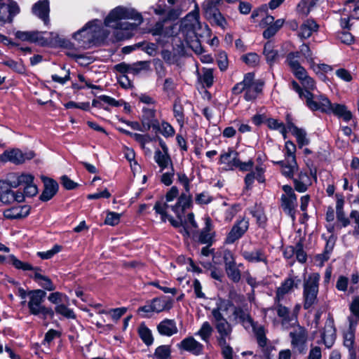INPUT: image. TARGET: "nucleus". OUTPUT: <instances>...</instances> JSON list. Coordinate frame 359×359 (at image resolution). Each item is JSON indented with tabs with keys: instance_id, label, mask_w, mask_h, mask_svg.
<instances>
[{
	"instance_id": "obj_64",
	"label": "nucleus",
	"mask_w": 359,
	"mask_h": 359,
	"mask_svg": "<svg viewBox=\"0 0 359 359\" xmlns=\"http://www.w3.org/2000/svg\"><path fill=\"white\" fill-rule=\"evenodd\" d=\"M353 4V9L350 11V18L355 20H359V0H347L345 4Z\"/></svg>"
},
{
	"instance_id": "obj_9",
	"label": "nucleus",
	"mask_w": 359,
	"mask_h": 359,
	"mask_svg": "<svg viewBox=\"0 0 359 359\" xmlns=\"http://www.w3.org/2000/svg\"><path fill=\"white\" fill-rule=\"evenodd\" d=\"M285 150V159L283 161H273V163L280 165L283 175L287 178H293L294 172L298 170L295 156L296 145L292 141H286Z\"/></svg>"
},
{
	"instance_id": "obj_43",
	"label": "nucleus",
	"mask_w": 359,
	"mask_h": 359,
	"mask_svg": "<svg viewBox=\"0 0 359 359\" xmlns=\"http://www.w3.org/2000/svg\"><path fill=\"white\" fill-rule=\"evenodd\" d=\"M68 304L69 303H62L55 306L53 310L54 313H56L67 319H75L76 315L74 311L68 306Z\"/></svg>"
},
{
	"instance_id": "obj_49",
	"label": "nucleus",
	"mask_w": 359,
	"mask_h": 359,
	"mask_svg": "<svg viewBox=\"0 0 359 359\" xmlns=\"http://www.w3.org/2000/svg\"><path fill=\"white\" fill-rule=\"evenodd\" d=\"M250 327L253 330L259 345L262 347L265 346L266 344V338L265 337L264 327L261 325L257 326L254 323H252V326Z\"/></svg>"
},
{
	"instance_id": "obj_30",
	"label": "nucleus",
	"mask_w": 359,
	"mask_h": 359,
	"mask_svg": "<svg viewBox=\"0 0 359 359\" xmlns=\"http://www.w3.org/2000/svg\"><path fill=\"white\" fill-rule=\"evenodd\" d=\"M287 128L288 130L296 137L299 148H302L309 144V140L307 137V134L304 129L297 127L290 121H287Z\"/></svg>"
},
{
	"instance_id": "obj_37",
	"label": "nucleus",
	"mask_w": 359,
	"mask_h": 359,
	"mask_svg": "<svg viewBox=\"0 0 359 359\" xmlns=\"http://www.w3.org/2000/svg\"><path fill=\"white\" fill-rule=\"evenodd\" d=\"M297 284L293 278H289L286 279L281 285L278 287L276 291V301L280 302L285 294L290 292L294 287H297Z\"/></svg>"
},
{
	"instance_id": "obj_53",
	"label": "nucleus",
	"mask_w": 359,
	"mask_h": 359,
	"mask_svg": "<svg viewBox=\"0 0 359 359\" xmlns=\"http://www.w3.org/2000/svg\"><path fill=\"white\" fill-rule=\"evenodd\" d=\"M300 56L304 57L309 65L310 69L312 68V65H314L315 59L316 56L313 53V50L310 48V46H303L300 51Z\"/></svg>"
},
{
	"instance_id": "obj_48",
	"label": "nucleus",
	"mask_w": 359,
	"mask_h": 359,
	"mask_svg": "<svg viewBox=\"0 0 359 359\" xmlns=\"http://www.w3.org/2000/svg\"><path fill=\"white\" fill-rule=\"evenodd\" d=\"M212 331L210 324L208 322H204L196 334L198 335L203 341L207 342L212 335Z\"/></svg>"
},
{
	"instance_id": "obj_52",
	"label": "nucleus",
	"mask_w": 359,
	"mask_h": 359,
	"mask_svg": "<svg viewBox=\"0 0 359 359\" xmlns=\"http://www.w3.org/2000/svg\"><path fill=\"white\" fill-rule=\"evenodd\" d=\"M160 181L165 186H170L173 182L175 170L173 167L167 168V171L161 172Z\"/></svg>"
},
{
	"instance_id": "obj_44",
	"label": "nucleus",
	"mask_w": 359,
	"mask_h": 359,
	"mask_svg": "<svg viewBox=\"0 0 359 359\" xmlns=\"http://www.w3.org/2000/svg\"><path fill=\"white\" fill-rule=\"evenodd\" d=\"M266 123L270 129L279 131L283 135V138L286 139L287 132L288 130L287 125L285 126L283 122H280L278 120L274 118H267Z\"/></svg>"
},
{
	"instance_id": "obj_51",
	"label": "nucleus",
	"mask_w": 359,
	"mask_h": 359,
	"mask_svg": "<svg viewBox=\"0 0 359 359\" xmlns=\"http://www.w3.org/2000/svg\"><path fill=\"white\" fill-rule=\"evenodd\" d=\"M201 82L207 88H210L214 81L213 72L211 69H203L201 76L198 74Z\"/></svg>"
},
{
	"instance_id": "obj_28",
	"label": "nucleus",
	"mask_w": 359,
	"mask_h": 359,
	"mask_svg": "<svg viewBox=\"0 0 359 359\" xmlns=\"http://www.w3.org/2000/svg\"><path fill=\"white\" fill-rule=\"evenodd\" d=\"M241 255L248 262L252 263L263 262L267 265V257L264 252L261 249H255L252 251L243 250Z\"/></svg>"
},
{
	"instance_id": "obj_8",
	"label": "nucleus",
	"mask_w": 359,
	"mask_h": 359,
	"mask_svg": "<svg viewBox=\"0 0 359 359\" xmlns=\"http://www.w3.org/2000/svg\"><path fill=\"white\" fill-rule=\"evenodd\" d=\"M13 261V266L22 271H32L33 274L30 275L32 278L41 287L48 291H53L55 289V285L52 280L46 276L41 273V270L39 267H33L30 264L19 260L16 257H11Z\"/></svg>"
},
{
	"instance_id": "obj_19",
	"label": "nucleus",
	"mask_w": 359,
	"mask_h": 359,
	"mask_svg": "<svg viewBox=\"0 0 359 359\" xmlns=\"http://www.w3.org/2000/svg\"><path fill=\"white\" fill-rule=\"evenodd\" d=\"M141 126L144 131L150 128H158V121L156 119V110L154 109L143 107L141 116Z\"/></svg>"
},
{
	"instance_id": "obj_24",
	"label": "nucleus",
	"mask_w": 359,
	"mask_h": 359,
	"mask_svg": "<svg viewBox=\"0 0 359 359\" xmlns=\"http://www.w3.org/2000/svg\"><path fill=\"white\" fill-rule=\"evenodd\" d=\"M265 168L260 164L256 166L255 171L248 173L245 177V189L250 190L252 189L255 180L259 183L265 182L264 177Z\"/></svg>"
},
{
	"instance_id": "obj_56",
	"label": "nucleus",
	"mask_w": 359,
	"mask_h": 359,
	"mask_svg": "<svg viewBox=\"0 0 359 359\" xmlns=\"http://www.w3.org/2000/svg\"><path fill=\"white\" fill-rule=\"evenodd\" d=\"M170 355V350L168 346H160L155 350L154 356L156 359H167Z\"/></svg>"
},
{
	"instance_id": "obj_25",
	"label": "nucleus",
	"mask_w": 359,
	"mask_h": 359,
	"mask_svg": "<svg viewBox=\"0 0 359 359\" xmlns=\"http://www.w3.org/2000/svg\"><path fill=\"white\" fill-rule=\"evenodd\" d=\"M30 212V207L27 205H15L4 211V216L8 219H16L27 217Z\"/></svg>"
},
{
	"instance_id": "obj_39",
	"label": "nucleus",
	"mask_w": 359,
	"mask_h": 359,
	"mask_svg": "<svg viewBox=\"0 0 359 359\" xmlns=\"http://www.w3.org/2000/svg\"><path fill=\"white\" fill-rule=\"evenodd\" d=\"M300 58V53L298 52L291 53L287 55V62L288 64L292 69V72L294 76L299 74V72L302 70H304L305 68L303 67L299 62V59Z\"/></svg>"
},
{
	"instance_id": "obj_58",
	"label": "nucleus",
	"mask_w": 359,
	"mask_h": 359,
	"mask_svg": "<svg viewBox=\"0 0 359 359\" xmlns=\"http://www.w3.org/2000/svg\"><path fill=\"white\" fill-rule=\"evenodd\" d=\"M127 311V308L126 307H120L116 309H110L108 311L102 310L100 311L101 313H109L111 315V318L114 320H118L123 315H124Z\"/></svg>"
},
{
	"instance_id": "obj_36",
	"label": "nucleus",
	"mask_w": 359,
	"mask_h": 359,
	"mask_svg": "<svg viewBox=\"0 0 359 359\" xmlns=\"http://www.w3.org/2000/svg\"><path fill=\"white\" fill-rule=\"evenodd\" d=\"M292 89L294 90L299 95V97L305 100L306 106L311 109V108H316L314 103L316 100H314V95L312 93H304V89L294 81L292 82Z\"/></svg>"
},
{
	"instance_id": "obj_14",
	"label": "nucleus",
	"mask_w": 359,
	"mask_h": 359,
	"mask_svg": "<svg viewBox=\"0 0 359 359\" xmlns=\"http://www.w3.org/2000/svg\"><path fill=\"white\" fill-rule=\"evenodd\" d=\"M179 196V191L177 187H172L165 194V201H161L156 203L154 209L156 212L161 215L163 222H165L167 217V211L169 208L172 210L170 203L172 202Z\"/></svg>"
},
{
	"instance_id": "obj_33",
	"label": "nucleus",
	"mask_w": 359,
	"mask_h": 359,
	"mask_svg": "<svg viewBox=\"0 0 359 359\" xmlns=\"http://www.w3.org/2000/svg\"><path fill=\"white\" fill-rule=\"evenodd\" d=\"M295 76L300 81L304 93H312L316 89V81L309 76L306 69L300 71Z\"/></svg>"
},
{
	"instance_id": "obj_21",
	"label": "nucleus",
	"mask_w": 359,
	"mask_h": 359,
	"mask_svg": "<svg viewBox=\"0 0 359 359\" xmlns=\"http://www.w3.org/2000/svg\"><path fill=\"white\" fill-rule=\"evenodd\" d=\"M319 25L313 18H308L303 22L297 30V35L301 40L309 39L313 32H317Z\"/></svg>"
},
{
	"instance_id": "obj_26",
	"label": "nucleus",
	"mask_w": 359,
	"mask_h": 359,
	"mask_svg": "<svg viewBox=\"0 0 359 359\" xmlns=\"http://www.w3.org/2000/svg\"><path fill=\"white\" fill-rule=\"evenodd\" d=\"M178 346L180 349L190 352L194 355L201 354L203 349V346L193 337L184 339Z\"/></svg>"
},
{
	"instance_id": "obj_63",
	"label": "nucleus",
	"mask_w": 359,
	"mask_h": 359,
	"mask_svg": "<svg viewBox=\"0 0 359 359\" xmlns=\"http://www.w3.org/2000/svg\"><path fill=\"white\" fill-rule=\"evenodd\" d=\"M243 61L250 66H255L259 61V55L255 53H250L242 56Z\"/></svg>"
},
{
	"instance_id": "obj_61",
	"label": "nucleus",
	"mask_w": 359,
	"mask_h": 359,
	"mask_svg": "<svg viewBox=\"0 0 359 359\" xmlns=\"http://www.w3.org/2000/svg\"><path fill=\"white\" fill-rule=\"evenodd\" d=\"M148 67V63L147 62H139L133 65H130L129 74L137 75L142 70L147 69Z\"/></svg>"
},
{
	"instance_id": "obj_6",
	"label": "nucleus",
	"mask_w": 359,
	"mask_h": 359,
	"mask_svg": "<svg viewBox=\"0 0 359 359\" xmlns=\"http://www.w3.org/2000/svg\"><path fill=\"white\" fill-rule=\"evenodd\" d=\"M317 100L314 103L316 108H311V110H320L327 114H333L339 118H341L345 121H348L352 118L351 112L347 109V107L341 104H332L330 100L325 95H320L316 97Z\"/></svg>"
},
{
	"instance_id": "obj_17",
	"label": "nucleus",
	"mask_w": 359,
	"mask_h": 359,
	"mask_svg": "<svg viewBox=\"0 0 359 359\" xmlns=\"http://www.w3.org/2000/svg\"><path fill=\"white\" fill-rule=\"evenodd\" d=\"M0 0V22H11L13 18L18 15L20 11V7L16 1H12L6 7L5 3Z\"/></svg>"
},
{
	"instance_id": "obj_27",
	"label": "nucleus",
	"mask_w": 359,
	"mask_h": 359,
	"mask_svg": "<svg viewBox=\"0 0 359 359\" xmlns=\"http://www.w3.org/2000/svg\"><path fill=\"white\" fill-rule=\"evenodd\" d=\"M238 154L233 150L229 149L220 155L219 163L224 165L226 170H233L238 163Z\"/></svg>"
},
{
	"instance_id": "obj_23",
	"label": "nucleus",
	"mask_w": 359,
	"mask_h": 359,
	"mask_svg": "<svg viewBox=\"0 0 359 359\" xmlns=\"http://www.w3.org/2000/svg\"><path fill=\"white\" fill-rule=\"evenodd\" d=\"M292 338V346L299 353H304L306 350V342L307 340V334L305 330L299 328L293 332H290Z\"/></svg>"
},
{
	"instance_id": "obj_2",
	"label": "nucleus",
	"mask_w": 359,
	"mask_h": 359,
	"mask_svg": "<svg viewBox=\"0 0 359 359\" xmlns=\"http://www.w3.org/2000/svg\"><path fill=\"white\" fill-rule=\"evenodd\" d=\"M180 11L175 8L166 11L165 16L163 20L156 22L149 29V33L153 36H158L159 39L156 45H191L192 42H196L198 45H202L204 41L203 36L198 33L202 25L200 22V11L197 5L195 8L187 13L186 16L176 23L167 25L168 22L175 21L180 16ZM134 45H156L152 42L142 41Z\"/></svg>"
},
{
	"instance_id": "obj_59",
	"label": "nucleus",
	"mask_w": 359,
	"mask_h": 359,
	"mask_svg": "<svg viewBox=\"0 0 359 359\" xmlns=\"http://www.w3.org/2000/svg\"><path fill=\"white\" fill-rule=\"evenodd\" d=\"M311 69H312L316 74H323L332 72L333 70V67L325 63H315L314 65H312V68Z\"/></svg>"
},
{
	"instance_id": "obj_40",
	"label": "nucleus",
	"mask_w": 359,
	"mask_h": 359,
	"mask_svg": "<svg viewBox=\"0 0 359 359\" xmlns=\"http://www.w3.org/2000/svg\"><path fill=\"white\" fill-rule=\"evenodd\" d=\"M153 311L160 313L165 310H169L172 307V302L163 298H154L151 301Z\"/></svg>"
},
{
	"instance_id": "obj_11",
	"label": "nucleus",
	"mask_w": 359,
	"mask_h": 359,
	"mask_svg": "<svg viewBox=\"0 0 359 359\" xmlns=\"http://www.w3.org/2000/svg\"><path fill=\"white\" fill-rule=\"evenodd\" d=\"M319 280V273H313L304 281L303 294L304 298V306L306 309H309L316 302Z\"/></svg>"
},
{
	"instance_id": "obj_7",
	"label": "nucleus",
	"mask_w": 359,
	"mask_h": 359,
	"mask_svg": "<svg viewBox=\"0 0 359 359\" xmlns=\"http://www.w3.org/2000/svg\"><path fill=\"white\" fill-rule=\"evenodd\" d=\"M263 83L259 81H255V75L252 73H248L245 75L243 81L234 86L232 90L234 94H239L245 91V100L252 101L255 100L262 92Z\"/></svg>"
},
{
	"instance_id": "obj_41",
	"label": "nucleus",
	"mask_w": 359,
	"mask_h": 359,
	"mask_svg": "<svg viewBox=\"0 0 359 359\" xmlns=\"http://www.w3.org/2000/svg\"><path fill=\"white\" fill-rule=\"evenodd\" d=\"M233 307V304L226 299H219L216 303V307L212 311V316L214 317L215 311L219 316H224L229 309Z\"/></svg>"
},
{
	"instance_id": "obj_15",
	"label": "nucleus",
	"mask_w": 359,
	"mask_h": 359,
	"mask_svg": "<svg viewBox=\"0 0 359 359\" xmlns=\"http://www.w3.org/2000/svg\"><path fill=\"white\" fill-rule=\"evenodd\" d=\"M212 322L219 334V343L220 345L227 344V339H230L231 327L223 316H219L215 311Z\"/></svg>"
},
{
	"instance_id": "obj_31",
	"label": "nucleus",
	"mask_w": 359,
	"mask_h": 359,
	"mask_svg": "<svg viewBox=\"0 0 359 359\" xmlns=\"http://www.w3.org/2000/svg\"><path fill=\"white\" fill-rule=\"evenodd\" d=\"M154 159L160 168V172H163L167 168L173 167L169 152H161L160 149H156L154 152Z\"/></svg>"
},
{
	"instance_id": "obj_32",
	"label": "nucleus",
	"mask_w": 359,
	"mask_h": 359,
	"mask_svg": "<svg viewBox=\"0 0 359 359\" xmlns=\"http://www.w3.org/2000/svg\"><path fill=\"white\" fill-rule=\"evenodd\" d=\"M44 189L40 196V199L42 201H48L50 200L57 191V183L49 178H44Z\"/></svg>"
},
{
	"instance_id": "obj_4",
	"label": "nucleus",
	"mask_w": 359,
	"mask_h": 359,
	"mask_svg": "<svg viewBox=\"0 0 359 359\" xmlns=\"http://www.w3.org/2000/svg\"><path fill=\"white\" fill-rule=\"evenodd\" d=\"M46 294V292L41 289L28 292L27 306L30 314L40 316L43 319L54 317L53 309L43 304Z\"/></svg>"
},
{
	"instance_id": "obj_5",
	"label": "nucleus",
	"mask_w": 359,
	"mask_h": 359,
	"mask_svg": "<svg viewBox=\"0 0 359 359\" xmlns=\"http://www.w3.org/2000/svg\"><path fill=\"white\" fill-rule=\"evenodd\" d=\"M7 184L10 187L18 188L23 187L24 194L28 197H33L38 193V188L34 183V176L28 172H11L6 178Z\"/></svg>"
},
{
	"instance_id": "obj_13",
	"label": "nucleus",
	"mask_w": 359,
	"mask_h": 359,
	"mask_svg": "<svg viewBox=\"0 0 359 359\" xmlns=\"http://www.w3.org/2000/svg\"><path fill=\"white\" fill-rule=\"evenodd\" d=\"M34 156L35 154L33 151H22L18 148L9 149L4 151L6 163L10 162L16 165L25 163L27 161L32 159Z\"/></svg>"
},
{
	"instance_id": "obj_20",
	"label": "nucleus",
	"mask_w": 359,
	"mask_h": 359,
	"mask_svg": "<svg viewBox=\"0 0 359 359\" xmlns=\"http://www.w3.org/2000/svg\"><path fill=\"white\" fill-rule=\"evenodd\" d=\"M249 227L248 220L245 219H241L238 221L232 227L231 230L229 233L226 242L229 244L234 243L236 241L239 239L248 230Z\"/></svg>"
},
{
	"instance_id": "obj_12",
	"label": "nucleus",
	"mask_w": 359,
	"mask_h": 359,
	"mask_svg": "<svg viewBox=\"0 0 359 359\" xmlns=\"http://www.w3.org/2000/svg\"><path fill=\"white\" fill-rule=\"evenodd\" d=\"M284 194L281 196V206L284 211L294 220L295 218V209L297 206L296 194L290 185L283 186Z\"/></svg>"
},
{
	"instance_id": "obj_62",
	"label": "nucleus",
	"mask_w": 359,
	"mask_h": 359,
	"mask_svg": "<svg viewBox=\"0 0 359 359\" xmlns=\"http://www.w3.org/2000/svg\"><path fill=\"white\" fill-rule=\"evenodd\" d=\"M4 64L19 74H24L25 72V68L21 62L13 60H8L4 61Z\"/></svg>"
},
{
	"instance_id": "obj_55",
	"label": "nucleus",
	"mask_w": 359,
	"mask_h": 359,
	"mask_svg": "<svg viewBox=\"0 0 359 359\" xmlns=\"http://www.w3.org/2000/svg\"><path fill=\"white\" fill-rule=\"evenodd\" d=\"M228 277L233 282H238L241 279V272L236 264L229 265L225 267Z\"/></svg>"
},
{
	"instance_id": "obj_22",
	"label": "nucleus",
	"mask_w": 359,
	"mask_h": 359,
	"mask_svg": "<svg viewBox=\"0 0 359 359\" xmlns=\"http://www.w3.org/2000/svg\"><path fill=\"white\" fill-rule=\"evenodd\" d=\"M32 13L43 20L45 25L49 23L50 5L48 0H39L32 6Z\"/></svg>"
},
{
	"instance_id": "obj_47",
	"label": "nucleus",
	"mask_w": 359,
	"mask_h": 359,
	"mask_svg": "<svg viewBox=\"0 0 359 359\" xmlns=\"http://www.w3.org/2000/svg\"><path fill=\"white\" fill-rule=\"evenodd\" d=\"M138 332L140 337L146 345L150 346L151 344H153L154 338L151 330L148 327H147L144 325H142L139 327Z\"/></svg>"
},
{
	"instance_id": "obj_29",
	"label": "nucleus",
	"mask_w": 359,
	"mask_h": 359,
	"mask_svg": "<svg viewBox=\"0 0 359 359\" xmlns=\"http://www.w3.org/2000/svg\"><path fill=\"white\" fill-rule=\"evenodd\" d=\"M335 337L336 334L334 321L332 319L329 318L325 323L324 331L322 334V339L325 345L327 348H330L334 344Z\"/></svg>"
},
{
	"instance_id": "obj_3",
	"label": "nucleus",
	"mask_w": 359,
	"mask_h": 359,
	"mask_svg": "<svg viewBox=\"0 0 359 359\" xmlns=\"http://www.w3.org/2000/svg\"><path fill=\"white\" fill-rule=\"evenodd\" d=\"M15 36L21 41L38 43V45H74L69 39L60 37L59 34L55 32L17 31Z\"/></svg>"
},
{
	"instance_id": "obj_60",
	"label": "nucleus",
	"mask_w": 359,
	"mask_h": 359,
	"mask_svg": "<svg viewBox=\"0 0 359 359\" xmlns=\"http://www.w3.org/2000/svg\"><path fill=\"white\" fill-rule=\"evenodd\" d=\"M195 201L197 204L207 205L212 201V197L207 191L196 194Z\"/></svg>"
},
{
	"instance_id": "obj_57",
	"label": "nucleus",
	"mask_w": 359,
	"mask_h": 359,
	"mask_svg": "<svg viewBox=\"0 0 359 359\" xmlns=\"http://www.w3.org/2000/svg\"><path fill=\"white\" fill-rule=\"evenodd\" d=\"M121 214L109 211L104 220V224L109 226L117 225L120 222Z\"/></svg>"
},
{
	"instance_id": "obj_38",
	"label": "nucleus",
	"mask_w": 359,
	"mask_h": 359,
	"mask_svg": "<svg viewBox=\"0 0 359 359\" xmlns=\"http://www.w3.org/2000/svg\"><path fill=\"white\" fill-rule=\"evenodd\" d=\"M233 315L235 318L238 320L245 329H249L252 326L253 321L247 311L241 308H235Z\"/></svg>"
},
{
	"instance_id": "obj_16",
	"label": "nucleus",
	"mask_w": 359,
	"mask_h": 359,
	"mask_svg": "<svg viewBox=\"0 0 359 359\" xmlns=\"http://www.w3.org/2000/svg\"><path fill=\"white\" fill-rule=\"evenodd\" d=\"M204 16L216 25L224 27L226 24V20L224 15L221 13L218 7H215V4L212 1H206L203 6Z\"/></svg>"
},
{
	"instance_id": "obj_35",
	"label": "nucleus",
	"mask_w": 359,
	"mask_h": 359,
	"mask_svg": "<svg viewBox=\"0 0 359 359\" xmlns=\"http://www.w3.org/2000/svg\"><path fill=\"white\" fill-rule=\"evenodd\" d=\"M212 222L210 217L205 218V226L200 232L198 241L202 244L210 245L212 241V233L210 232Z\"/></svg>"
},
{
	"instance_id": "obj_54",
	"label": "nucleus",
	"mask_w": 359,
	"mask_h": 359,
	"mask_svg": "<svg viewBox=\"0 0 359 359\" xmlns=\"http://www.w3.org/2000/svg\"><path fill=\"white\" fill-rule=\"evenodd\" d=\"M309 1V0H300L297 5L296 12L302 18H306L311 13Z\"/></svg>"
},
{
	"instance_id": "obj_46",
	"label": "nucleus",
	"mask_w": 359,
	"mask_h": 359,
	"mask_svg": "<svg viewBox=\"0 0 359 359\" xmlns=\"http://www.w3.org/2000/svg\"><path fill=\"white\" fill-rule=\"evenodd\" d=\"M154 130H158L166 138L173 137L175 133L174 128L165 121H163L161 124L158 123V128H154Z\"/></svg>"
},
{
	"instance_id": "obj_1",
	"label": "nucleus",
	"mask_w": 359,
	"mask_h": 359,
	"mask_svg": "<svg viewBox=\"0 0 359 359\" xmlns=\"http://www.w3.org/2000/svg\"><path fill=\"white\" fill-rule=\"evenodd\" d=\"M143 17L135 8L118 6L103 20L94 18L72 34L81 45H114L131 39Z\"/></svg>"
},
{
	"instance_id": "obj_34",
	"label": "nucleus",
	"mask_w": 359,
	"mask_h": 359,
	"mask_svg": "<svg viewBox=\"0 0 359 359\" xmlns=\"http://www.w3.org/2000/svg\"><path fill=\"white\" fill-rule=\"evenodd\" d=\"M158 332L161 335L172 336L178 331L176 323L173 320L165 319L161 321L157 327Z\"/></svg>"
},
{
	"instance_id": "obj_50",
	"label": "nucleus",
	"mask_w": 359,
	"mask_h": 359,
	"mask_svg": "<svg viewBox=\"0 0 359 359\" xmlns=\"http://www.w3.org/2000/svg\"><path fill=\"white\" fill-rule=\"evenodd\" d=\"M173 114L180 126L182 128L184 124V109L182 104L177 101L173 105Z\"/></svg>"
},
{
	"instance_id": "obj_10",
	"label": "nucleus",
	"mask_w": 359,
	"mask_h": 359,
	"mask_svg": "<svg viewBox=\"0 0 359 359\" xmlns=\"http://www.w3.org/2000/svg\"><path fill=\"white\" fill-rule=\"evenodd\" d=\"M178 182L183 186L185 192L182 193L177 198L175 206H172V211L178 218H180L186 209L189 208L191 203L190 194V180L184 173H177Z\"/></svg>"
},
{
	"instance_id": "obj_18",
	"label": "nucleus",
	"mask_w": 359,
	"mask_h": 359,
	"mask_svg": "<svg viewBox=\"0 0 359 359\" xmlns=\"http://www.w3.org/2000/svg\"><path fill=\"white\" fill-rule=\"evenodd\" d=\"M311 177L315 180H317L316 171L311 170L310 175L306 172L301 171L296 177L293 178L295 190L300 193L305 192L312 184Z\"/></svg>"
},
{
	"instance_id": "obj_45",
	"label": "nucleus",
	"mask_w": 359,
	"mask_h": 359,
	"mask_svg": "<svg viewBox=\"0 0 359 359\" xmlns=\"http://www.w3.org/2000/svg\"><path fill=\"white\" fill-rule=\"evenodd\" d=\"M48 300L55 304V306L60 305L62 303H69V297L64 293L60 292H54L50 293L48 297Z\"/></svg>"
},
{
	"instance_id": "obj_42",
	"label": "nucleus",
	"mask_w": 359,
	"mask_h": 359,
	"mask_svg": "<svg viewBox=\"0 0 359 359\" xmlns=\"http://www.w3.org/2000/svg\"><path fill=\"white\" fill-rule=\"evenodd\" d=\"M356 322H354L351 317L349 318V328L347 332L344 333V345L351 349L353 346L354 341V331L356 325Z\"/></svg>"
}]
</instances>
